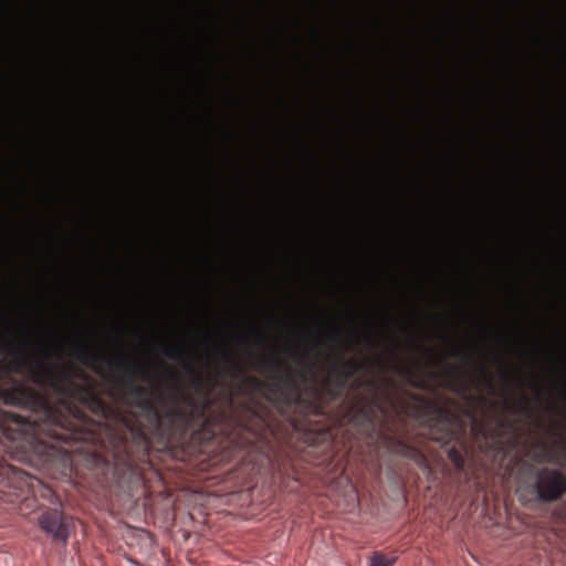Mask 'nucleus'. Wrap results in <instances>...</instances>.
<instances>
[{"instance_id": "7", "label": "nucleus", "mask_w": 566, "mask_h": 566, "mask_svg": "<svg viewBox=\"0 0 566 566\" xmlns=\"http://www.w3.org/2000/svg\"><path fill=\"white\" fill-rule=\"evenodd\" d=\"M339 334H340L339 328L334 323H331L329 331H328L326 337L332 340H337L339 338Z\"/></svg>"}, {"instance_id": "14", "label": "nucleus", "mask_w": 566, "mask_h": 566, "mask_svg": "<svg viewBox=\"0 0 566 566\" xmlns=\"http://www.w3.org/2000/svg\"><path fill=\"white\" fill-rule=\"evenodd\" d=\"M36 349H38V352H40V353H44V354H46V353L43 350V348H42V346H41V345H39V346L36 347Z\"/></svg>"}, {"instance_id": "15", "label": "nucleus", "mask_w": 566, "mask_h": 566, "mask_svg": "<svg viewBox=\"0 0 566 566\" xmlns=\"http://www.w3.org/2000/svg\"><path fill=\"white\" fill-rule=\"evenodd\" d=\"M533 352H534V353H537V352H538V347H537V346H534V347H533Z\"/></svg>"}, {"instance_id": "5", "label": "nucleus", "mask_w": 566, "mask_h": 566, "mask_svg": "<svg viewBox=\"0 0 566 566\" xmlns=\"http://www.w3.org/2000/svg\"><path fill=\"white\" fill-rule=\"evenodd\" d=\"M165 354L174 359H182L186 356V350L180 345H171L166 350Z\"/></svg>"}, {"instance_id": "10", "label": "nucleus", "mask_w": 566, "mask_h": 566, "mask_svg": "<svg viewBox=\"0 0 566 566\" xmlns=\"http://www.w3.org/2000/svg\"><path fill=\"white\" fill-rule=\"evenodd\" d=\"M39 368L45 373H49L50 370L49 366L43 361L39 364Z\"/></svg>"}, {"instance_id": "17", "label": "nucleus", "mask_w": 566, "mask_h": 566, "mask_svg": "<svg viewBox=\"0 0 566 566\" xmlns=\"http://www.w3.org/2000/svg\"><path fill=\"white\" fill-rule=\"evenodd\" d=\"M240 340H241L242 343H243V342H245V337H244V336H241V337H240Z\"/></svg>"}, {"instance_id": "4", "label": "nucleus", "mask_w": 566, "mask_h": 566, "mask_svg": "<svg viewBox=\"0 0 566 566\" xmlns=\"http://www.w3.org/2000/svg\"><path fill=\"white\" fill-rule=\"evenodd\" d=\"M395 562V557H387L380 553H375L370 557V566H392Z\"/></svg>"}, {"instance_id": "11", "label": "nucleus", "mask_w": 566, "mask_h": 566, "mask_svg": "<svg viewBox=\"0 0 566 566\" xmlns=\"http://www.w3.org/2000/svg\"><path fill=\"white\" fill-rule=\"evenodd\" d=\"M249 335L260 338V333L255 328H251Z\"/></svg>"}, {"instance_id": "8", "label": "nucleus", "mask_w": 566, "mask_h": 566, "mask_svg": "<svg viewBox=\"0 0 566 566\" xmlns=\"http://www.w3.org/2000/svg\"><path fill=\"white\" fill-rule=\"evenodd\" d=\"M114 361H115V364L123 366V365H125V364H126V361H127V357H126L125 355H119V356H117V357L115 358V360H114Z\"/></svg>"}, {"instance_id": "6", "label": "nucleus", "mask_w": 566, "mask_h": 566, "mask_svg": "<svg viewBox=\"0 0 566 566\" xmlns=\"http://www.w3.org/2000/svg\"><path fill=\"white\" fill-rule=\"evenodd\" d=\"M448 455H449L450 460L454 463V465L457 468H462L463 467V458L461 457V454L457 450L451 449L448 452Z\"/></svg>"}, {"instance_id": "12", "label": "nucleus", "mask_w": 566, "mask_h": 566, "mask_svg": "<svg viewBox=\"0 0 566 566\" xmlns=\"http://www.w3.org/2000/svg\"><path fill=\"white\" fill-rule=\"evenodd\" d=\"M370 324H371V322H370V321H366V322H365V324H364V327H365L366 329H368V328L370 327Z\"/></svg>"}, {"instance_id": "16", "label": "nucleus", "mask_w": 566, "mask_h": 566, "mask_svg": "<svg viewBox=\"0 0 566 566\" xmlns=\"http://www.w3.org/2000/svg\"><path fill=\"white\" fill-rule=\"evenodd\" d=\"M364 339H366V340L368 339V333L367 332L364 334Z\"/></svg>"}, {"instance_id": "2", "label": "nucleus", "mask_w": 566, "mask_h": 566, "mask_svg": "<svg viewBox=\"0 0 566 566\" xmlns=\"http://www.w3.org/2000/svg\"><path fill=\"white\" fill-rule=\"evenodd\" d=\"M40 526L55 541L66 543L69 533L62 522V517L56 512H45L39 520Z\"/></svg>"}, {"instance_id": "9", "label": "nucleus", "mask_w": 566, "mask_h": 566, "mask_svg": "<svg viewBox=\"0 0 566 566\" xmlns=\"http://www.w3.org/2000/svg\"><path fill=\"white\" fill-rule=\"evenodd\" d=\"M49 342L53 345V347L55 348H60L61 347V344H60V340L56 339V338H49Z\"/></svg>"}, {"instance_id": "3", "label": "nucleus", "mask_w": 566, "mask_h": 566, "mask_svg": "<svg viewBox=\"0 0 566 566\" xmlns=\"http://www.w3.org/2000/svg\"><path fill=\"white\" fill-rule=\"evenodd\" d=\"M73 346L75 349V354L80 359L87 361L96 358L95 349L88 344L83 342H74Z\"/></svg>"}, {"instance_id": "13", "label": "nucleus", "mask_w": 566, "mask_h": 566, "mask_svg": "<svg viewBox=\"0 0 566 566\" xmlns=\"http://www.w3.org/2000/svg\"><path fill=\"white\" fill-rule=\"evenodd\" d=\"M380 325H381L382 327L387 326V321H386V319H381V321H380Z\"/></svg>"}, {"instance_id": "1", "label": "nucleus", "mask_w": 566, "mask_h": 566, "mask_svg": "<svg viewBox=\"0 0 566 566\" xmlns=\"http://www.w3.org/2000/svg\"><path fill=\"white\" fill-rule=\"evenodd\" d=\"M535 490L542 501H556L566 492V476L558 470H541L537 474Z\"/></svg>"}]
</instances>
